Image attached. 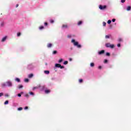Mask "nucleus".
Returning a JSON list of instances; mask_svg holds the SVG:
<instances>
[{"label": "nucleus", "mask_w": 131, "mask_h": 131, "mask_svg": "<svg viewBox=\"0 0 131 131\" xmlns=\"http://www.w3.org/2000/svg\"><path fill=\"white\" fill-rule=\"evenodd\" d=\"M71 42L73 44L74 47H76L77 49H81V48H82L81 45L79 44L78 41H76L74 39H72L71 41Z\"/></svg>", "instance_id": "1"}, {"label": "nucleus", "mask_w": 131, "mask_h": 131, "mask_svg": "<svg viewBox=\"0 0 131 131\" xmlns=\"http://www.w3.org/2000/svg\"><path fill=\"white\" fill-rule=\"evenodd\" d=\"M2 86L3 88H5L6 86H8L9 88H12V86H13V83L12 82V81L8 80L5 83H2Z\"/></svg>", "instance_id": "2"}, {"label": "nucleus", "mask_w": 131, "mask_h": 131, "mask_svg": "<svg viewBox=\"0 0 131 131\" xmlns=\"http://www.w3.org/2000/svg\"><path fill=\"white\" fill-rule=\"evenodd\" d=\"M27 69L28 70H33L34 69V66H33V63H29L27 65Z\"/></svg>", "instance_id": "3"}, {"label": "nucleus", "mask_w": 131, "mask_h": 131, "mask_svg": "<svg viewBox=\"0 0 131 131\" xmlns=\"http://www.w3.org/2000/svg\"><path fill=\"white\" fill-rule=\"evenodd\" d=\"M106 48H110V49H114V45L111 44L110 42L105 43Z\"/></svg>", "instance_id": "4"}, {"label": "nucleus", "mask_w": 131, "mask_h": 131, "mask_svg": "<svg viewBox=\"0 0 131 131\" xmlns=\"http://www.w3.org/2000/svg\"><path fill=\"white\" fill-rule=\"evenodd\" d=\"M55 67L56 68H60V69H64V67L63 66H61L60 64L56 63L55 65Z\"/></svg>", "instance_id": "5"}, {"label": "nucleus", "mask_w": 131, "mask_h": 131, "mask_svg": "<svg viewBox=\"0 0 131 131\" xmlns=\"http://www.w3.org/2000/svg\"><path fill=\"white\" fill-rule=\"evenodd\" d=\"M39 88L40 91H41V92H43V91H45L46 89H47V86L45 85H41V86H39Z\"/></svg>", "instance_id": "6"}, {"label": "nucleus", "mask_w": 131, "mask_h": 131, "mask_svg": "<svg viewBox=\"0 0 131 131\" xmlns=\"http://www.w3.org/2000/svg\"><path fill=\"white\" fill-rule=\"evenodd\" d=\"M99 8L100 10H105V9L107 8V6H106V5H104V6L99 5Z\"/></svg>", "instance_id": "7"}, {"label": "nucleus", "mask_w": 131, "mask_h": 131, "mask_svg": "<svg viewBox=\"0 0 131 131\" xmlns=\"http://www.w3.org/2000/svg\"><path fill=\"white\" fill-rule=\"evenodd\" d=\"M104 54L105 50H104L98 52V55H99V56H101V55H104Z\"/></svg>", "instance_id": "8"}, {"label": "nucleus", "mask_w": 131, "mask_h": 131, "mask_svg": "<svg viewBox=\"0 0 131 131\" xmlns=\"http://www.w3.org/2000/svg\"><path fill=\"white\" fill-rule=\"evenodd\" d=\"M52 47H53V44L52 43H48L47 45V47L48 49H51V48H52Z\"/></svg>", "instance_id": "9"}, {"label": "nucleus", "mask_w": 131, "mask_h": 131, "mask_svg": "<svg viewBox=\"0 0 131 131\" xmlns=\"http://www.w3.org/2000/svg\"><path fill=\"white\" fill-rule=\"evenodd\" d=\"M7 36H4L1 40L2 42H4L6 41V40H7Z\"/></svg>", "instance_id": "10"}, {"label": "nucleus", "mask_w": 131, "mask_h": 131, "mask_svg": "<svg viewBox=\"0 0 131 131\" xmlns=\"http://www.w3.org/2000/svg\"><path fill=\"white\" fill-rule=\"evenodd\" d=\"M44 92H45V94H50L51 93V90H45L44 91Z\"/></svg>", "instance_id": "11"}, {"label": "nucleus", "mask_w": 131, "mask_h": 131, "mask_svg": "<svg viewBox=\"0 0 131 131\" xmlns=\"http://www.w3.org/2000/svg\"><path fill=\"white\" fill-rule=\"evenodd\" d=\"M62 28H64L65 29H67L68 28V25H62Z\"/></svg>", "instance_id": "12"}, {"label": "nucleus", "mask_w": 131, "mask_h": 131, "mask_svg": "<svg viewBox=\"0 0 131 131\" xmlns=\"http://www.w3.org/2000/svg\"><path fill=\"white\" fill-rule=\"evenodd\" d=\"M118 42H122V41H123V39H122V38H119L118 39Z\"/></svg>", "instance_id": "13"}, {"label": "nucleus", "mask_w": 131, "mask_h": 131, "mask_svg": "<svg viewBox=\"0 0 131 131\" xmlns=\"http://www.w3.org/2000/svg\"><path fill=\"white\" fill-rule=\"evenodd\" d=\"M15 81H16V82H20L21 81V80L19 78H15Z\"/></svg>", "instance_id": "14"}, {"label": "nucleus", "mask_w": 131, "mask_h": 131, "mask_svg": "<svg viewBox=\"0 0 131 131\" xmlns=\"http://www.w3.org/2000/svg\"><path fill=\"white\" fill-rule=\"evenodd\" d=\"M126 11H130L131 10V7L130 6H127L126 8Z\"/></svg>", "instance_id": "15"}, {"label": "nucleus", "mask_w": 131, "mask_h": 131, "mask_svg": "<svg viewBox=\"0 0 131 131\" xmlns=\"http://www.w3.org/2000/svg\"><path fill=\"white\" fill-rule=\"evenodd\" d=\"M42 29H45V27H43V26L39 27V30H42Z\"/></svg>", "instance_id": "16"}, {"label": "nucleus", "mask_w": 131, "mask_h": 131, "mask_svg": "<svg viewBox=\"0 0 131 131\" xmlns=\"http://www.w3.org/2000/svg\"><path fill=\"white\" fill-rule=\"evenodd\" d=\"M44 73L45 74L49 75V74H50V71H44Z\"/></svg>", "instance_id": "17"}, {"label": "nucleus", "mask_w": 131, "mask_h": 131, "mask_svg": "<svg viewBox=\"0 0 131 131\" xmlns=\"http://www.w3.org/2000/svg\"><path fill=\"white\" fill-rule=\"evenodd\" d=\"M28 77L29 78H31L32 77H33V74H30L28 75Z\"/></svg>", "instance_id": "18"}, {"label": "nucleus", "mask_w": 131, "mask_h": 131, "mask_svg": "<svg viewBox=\"0 0 131 131\" xmlns=\"http://www.w3.org/2000/svg\"><path fill=\"white\" fill-rule=\"evenodd\" d=\"M50 23H51V24H53V23H55V20H54V19H50Z\"/></svg>", "instance_id": "19"}, {"label": "nucleus", "mask_w": 131, "mask_h": 131, "mask_svg": "<svg viewBox=\"0 0 131 131\" xmlns=\"http://www.w3.org/2000/svg\"><path fill=\"white\" fill-rule=\"evenodd\" d=\"M8 104H9V100H6V101L4 102V105H8Z\"/></svg>", "instance_id": "20"}, {"label": "nucleus", "mask_w": 131, "mask_h": 131, "mask_svg": "<svg viewBox=\"0 0 131 131\" xmlns=\"http://www.w3.org/2000/svg\"><path fill=\"white\" fill-rule=\"evenodd\" d=\"M81 24H82V21H80L78 23V26H80V25H81Z\"/></svg>", "instance_id": "21"}, {"label": "nucleus", "mask_w": 131, "mask_h": 131, "mask_svg": "<svg viewBox=\"0 0 131 131\" xmlns=\"http://www.w3.org/2000/svg\"><path fill=\"white\" fill-rule=\"evenodd\" d=\"M103 63L104 64H106V63H108V60L107 59H104V61H103Z\"/></svg>", "instance_id": "22"}, {"label": "nucleus", "mask_w": 131, "mask_h": 131, "mask_svg": "<svg viewBox=\"0 0 131 131\" xmlns=\"http://www.w3.org/2000/svg\"><path fill=\"white\" fill-rule=\"evenodd\" d=\"M90 66L91 67H94V66H95V63H94L93 62L91 63Z\"/></svg>", "instance_id": "23"}, {"label": "nucleus", "mask_w": 131, "mask_h": 131, "mask_svg": "<svg viewBox=\"0 0 131 131\" xmlns=\"http://www.w3.org/2000/svg\"><path fill=\"white\" fill-rule=\"evenodd\" d=\"M83 81V80L82 79H79V83H82V82Z\"/></svg>", "instance_id": "24"}, {"label": "nucleus", "mask_w": 131, "mask_h": 131, "mask_svg": "<svg viewBox=\"0 0 131 131\" xmlns=\"http://www.w3.org/2000/svg\"><path fill=\"white\" fill-rule=\"evenodd\" d=\"M29 94H30V96H34V93L32 92H30Z\"/></svg>", "instance_id": "25"}, {"label": "nucleus", "mask_w": 131, "mask_h": 131, "mask_svg": "<svg viewBox=\"0 0 131 131\" xmlns=\"http://www.w3.org/2000/svg\"><path fill=\"white\" fill-rule=\"evenodd\" d=\"M105 55H106V56H107V57L110 56V53L109 52H106L105 53Z\"/></svg>", "instance_id": "26"}, {"label": "nucleus", "mask_w": 131, "mask_h": 131, "mask_svg": "<svg viewBox=\"0 0 131 131\" xmlns=\"http://www.w3.org/2000/svg\"><path fill=\"white\" fill-rule=\"evenodd\" d=\"M63 62V59L61 58L58 60V63H62Z\"/></svg>", "instance_id": "27"}, {"label": "nucleus", "mask_w": 131, "mask_h": 131, "mask_svg": "<svg viewBox=\"0 0 131 131\" xmlns=\"http://www.w3.org/2000/svg\"><path fill=\"white\" fill-rule=\"evenodd\" d=\"M17 110L18 111H21V110H23V107H18Z\"/></svg>", "instance_id": "28"}, {"label": "nucleus", "mask_w": 131, "mask_h": 131, "mask_svg": "<svg viewBox=\"0 0 131 131\" xmlns=\"http://www.w3.org/2000/svg\"><path fill=\"white\" fill-rule=\"evenodd\" d=\"M72 35L71 34L68 35V38H71Z\"/></svg>", "instance_id": "29"}, {"label": "nucleus", "mask_w": 131, "mask_h": 131, "mask_svg": "<svg viewBox=\"0 0 131 131\" xmlns=\"http://www.w3.org/2000/svg\"><path fill=\"white\" fill-rule=\"evenodd\" d=\"M67 64H68V61H64V62H63L64 65H67Z\"/></svg>", "instance_id": "30"}, {"label": "nucleus", "mask_w": 131, "mask_h": 131, "mask_svg": "<svg viewBox=\"0 0 131 131\" xmlns=\"http://www.w3.org/2000/svg\"><path fill=\"white\" fill-rule=\"evenodd\" d=\"M24 81H25V82H28V81H29V79H25V80H24Z\"/></svg>", "instance_id": "31"}, {"label": "nucleus", "mask_w": 131, "mask_h": 131, "mask_svg": "<svg viewBox=\"0 0 131 131\" xmlns=\"http://www.w3.org/2000/svg\"><path fill=\"white\" fill-rule=\"evenodd\" d=\"M17 105H18L17 103H13V107H17Z\"/></svg>", "instance_id": "32"}, {"label": "nucleus", "mask_w": 131, "mask_h": 131, "mask_svg": "<svg viewBox=\"0 0 131 131\" xmlns=\"http://www.w3.org/2000/svg\"><path fill=\"white\" fill-rule=\"evenodd\" d=\"M22 88H23V85H19L18 86V89H22Z\"/></svg>", "instance_id": "33"}, {"label": "nucleus", "mask_w": 131, "mask_h": 131, "mask_svg": "<svg viewBox=\"0 0 131 131\" xmlns=\"http://www.w3.org/2000/svg\"><path fill=\"white\" fill-rule=\"evenodd\" d=\"M20 35H21V33L18 32L17 33V36L19 37V36H20Z\"/></svg>", "instance_id": "34"}, {"label": "nucleus", "mask_w": 131, "mask_h": 131, "mask_svg": "<svg viewBox=\"0 0 131 131\" xmlns=\"http://www.w3.org/2000/svg\"><path fill=\"white\" fill-rule=\"evenodd\" d=\"M56 54H57V51H54L53 52V55H56Z\"/></svg>", "instance_id": "35"}, {"label": "nucleus", "mask_w": 131, "mask_h": 131, "mask_svg": "<svg viewBox=\"0 0 131 131\" xmlns=\"http://www.w3.org/2000/svg\"><path fill=\"white\" fill-rule=\"evenodd\" d=\"M25 97H26V98H29V95L28 94H26V95H25Z\"/></svg>", "instance_id": "36"}, {"label": "nucleus", "mask_w": 131, "mask_h": 131, "mask_svg": "<svg viewBox=\"0 0 131 131\" xmlns=\"http://www.w3.org/2000/svg\"><path fill=\"white\" fill-rule=\"evenodd\" d=\"M121 3H122V4H124V3H125V0H121Z\"/></svg>", "instance_id": "37"}, {"label": "nucleus", "mask_w": 131, "mask_h": 131, "mask_svg": "<svg viewBox=\"0 0 131 131\" xmlns=\"http://www.w3.org/2000/svg\"><path fill=\"white\" fill-rule=\"evenodd\" d=\"M107 24H111V20L109 19V20L107 21Z\"/></svg>", "instance_id": "38"}, {"label": "nucleus", "mask_w": 131, "mask_h": 131, "mask_svg": "<svg viewBox=\"0 0 131 131\" xmlns=\"http://www.w3.org/2000/svg\"><path fill=\"white\" fill-rule=\"evenodd\" d=\"M102 24H103V26H106V22L103 21L102 23Z\"/></svg>", "instance_id": "39"}, {"label": "nucleus", "mask_w": 131, "mask_h": 131, "mask_svg": "<svg viewBox=\"0 0 131 131\" xmlns=\"http://www.w3.org/2000/svg\"><path fill=\"white\" fill-rule=\"evenodd\" d=\"M121 46V45H120V43H118L117 45V47H118V48H120Z\"/></svg>", "instance_id": "40"}, {"label": "nucleus", "mask_w": 131, "mask_h": 131, "mask_svg": "<svg viewBox=\"0 0 131 131\" xmlns=\"http://www.w3.org/2000/svg\"><path fill=\"white\" fill-rule=\"evenodd\" d=\"M4 22H2L1 24V27H3V26H4Z\"/></svg>", "instance_id": "41"}, {"label": "nucleus", "mask_w": 131, "mask_h": 131, "mask_svg": "<svg viewBox=\"0 0 131 131\" xmlns=\"http://www.w3.org/2000/svg\"><path fill=\"white\" fill-rule=\"evenodd\" d=\"M115 21H116V19L115 18H113L112 20V22H115Z\"/></svg>", "instance_id": "42"}, {"label": "nucleus", "mask_w": 131, "mask_h": 131, "mask_svg": "<svg viewBox=\"0 0 131 131\" xmlns=\"http://www.w3.org/2000/svg\"><path fill=\"white\" fill-rule=\"evenodd\" d=\"M105 38H110V36L109 35H106Z\"/></svg>", "instance_id": "43"}, {"label": "nucleus", "mask_w": 131, "mask_h": 131, "mask_svg": "<svg viewBox=\"0 0 131 131\" xmlns=\"http://www.w3.org/2000/svg\"><path fill=\"white\" fill-rule=\"evenodd\" d=\"M2 96H4V93L3 92L0 93V97H2Z\"/></svg>", "instance_id": "44"}, {"label": "nucleus", "mask_w": 131, "mask_h": 131, "mask_svg": "<svg viewBox=\"0 0 131 131\" xmlns=\"http://www.w3.org/2000/svg\"><path fill=\"white\" fill-rule=\"evenodd\" d=\"M44 25H45V26H48V23L45 22V23H44Z\"/></svg>", "instance_id": "45"}, {"label": "nucleus", "mask_w": 131, "mask_h": 131, "mask_svg": "<svg viewBox=\"0 0 131 131\" xmlns=\"http://www.w3.org/2000/svg\"><path fill=\"white\" fill-rule=\"evenodd\" d=\"M98 69H102V66H99L98 67Z\"/></svg>", "instance_id": "46"}, {"label": "nucleus", "mask_w": 131, "mask_h": 131, "mask_svg": "<svg viewBox=\"0 0 131 131\" xmlns=\"http://www.w3.org/2000/svg\"><path fill=\"white\" fill-rule=\"evenodd\" d=\"M25 110H27V109H28V106H26L25 108H24Z\"/></svg>", "instance_id": "47"}, {"label": "nucleus", "mask_w": 131, "mask_h": 131, "mask_svg": "<svg viewBox=\"0 0 131 131\" xmlns=\"http://www.w3.org/2000/svg\"><path fill=\"white\" fill-rule=\"evenodd\" d=\"M36 89H37V87L33 88V91H34V90H36Z\"/></svg>", "instance_id": "48"}, {"label": "nucleus", "mask_w": 131, "mask_h": 131, "mask_svg": "<svg viewBox=\"0 0 131 131\" xmlns=\"http://www.w3.org/2000/svg\"><path fill=\"white\" fill-rule=\"evenodd\" d=\"M17 96H18V97H21V94H20V93L18 94H17Z\"/></svg>", "instance_id": "49"}, {"label": "nucleus", "mask_w": 131, "mask_h": 131, "mask_svg": "<svg viewBox=\"0 0 131 131\" xmlns=\"http://www.w3.org/2000/svg\"><path fill=\"white\" fill-rule=\"evenodd\" d=\"M69 61H72V58H69Z\"/></svg>", "instance_id": "50"}, {"label": "nucleus", "mask_w": 131, "mask_h": 131, "mask_svg": "<svg viewBox=\"0 0 131 131\" xmlns=\"http://www.w3.org/2000/svg\"><path fill=\"white\" fill-rule=\"evenodd\" d=\"M5 97H9V95L6 94V95H5Z\"/></svg>", "instance_id": "51"}, {"label": "nucleus", "mask_w": 131, "mask_h": 131, "mask_svg": "<svg viewBox=\"0 0 131 131\" xmlns=\"http://www.w3.org/2000/svg\"><path fill=\"white\" fill-rule=\"evenodd\" d=\"M16 8H18V7H19V5H16Z\"/></svg>", "instance_id": "52"}, {"label": "nucleus", "mask_w": 131, "mask_h": 131, "mask_svg": "<svg viewBox=\"0 0 131 131\" xmlns=\"http://www.w3.org/2000/svg\"><path fill=\"white\" fill-rule=\"evenodd\" d=\"M23 93H24L23 92H20V95H22V94H23Z\"/></svg>", "instance_id": "53"}, {"label": "nucleus", "mask_w": 131, "mask_h": 131, "mask_svg": "<svg viewBox=\"0 0 131 131\" xmlns=\"http://www.w3.org/2000/svg\"><path fill=\"white\" fill-rule=\"evenodd\" d=\"M70 49H71V50H73V48L71 47V48H70Z\"/></svg>", "instance_id": "54"}, {"label": "nucleus", "mask_w": 131, "mask_h": 131, "mask_svg": "<svg viewBox=\"0 0 131 131\" xmlns=\"http://www.w3.org/2000/svg\"><path fill=\"white\" fill-rule=\"evenodd\" d=\"M46 65H48V63H46Z\"/></svg>", "instance_id": "55"}]
</instances>
